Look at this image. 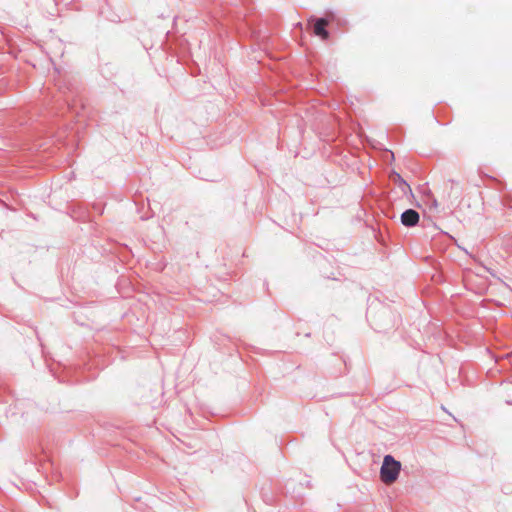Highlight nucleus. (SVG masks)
Segmentation results:
<instances>
[{
	"instance_id": "nucleus-1",
	"label": "nucleus",
	"mask_w": 512,
	"mask_h": 512,
	"mask_svg": "<svg viewBox=\"0 0 512 512\" xmlns=\"http://www.w3.org/2000/svg\"><path fill=\"white\" fill-rule=\"evenodd\" d=\"M401 471V463L395 460L391 455H386L380 469L381 481L386 485L393 484Z\"/></svg>"
},
{
	"instance_id": "nucleus-2",
	"label": "nucleus",
	"mask_w": 512,
	"mask_h": 512,
	"mask_svg": "<svg viewBox=\"0 0 512 512\" xmlns=\"http://www.w3.org/2000/svg\"><path fill=\"white\" fill-rule=\"evenodd\" d=\"M327 25L328 20L324 18L317 19L313 25V33L322 40H327L329 38V32L326 30Z\"/></svg>"
},
{
	"instance_id": "nucleus-3",
	"label": "nucleus",
	"mask_w": 512,
	"mask_h": 512,
	"mask_svg": "<svg viewBox=\"0 0 512 512\" xmlns=\"http://www.w3.org/2000/svg\"><path fill=\"white\" fill-rule=\"evenodd\" d=\"M419 213L413 209L404 211L401 215V222L404 226L412 227L419 222Z\"/></svg>"
}]
</instances>
